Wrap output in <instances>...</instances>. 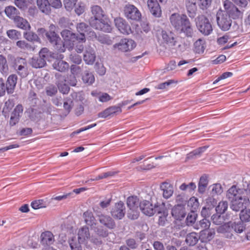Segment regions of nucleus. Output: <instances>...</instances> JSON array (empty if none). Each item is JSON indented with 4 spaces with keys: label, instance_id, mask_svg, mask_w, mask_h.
Masks as SVG:
<instances>
[{
    "label": "nucleus",
    "instance_id": "obj_1",
    "mask_svg": "<svg viewBox=\"0 0 250 250\" xmlns=\"http://www.w3.org/2000/svg\"><path fill=\"white\" fill-rule=\"evenodd\" d=\"M91 12L93 17L89 20L90 26L95 29L104 32H110L112 30L111 23L108 19L104 18L102 8L98 5L91 7Z\"/></svg>",
    "mask_w": 250,
    "mask_h": 250
},
{
    "label": "nucleus",
    "instance_id": "obj_2",
    "mask_svg": "<svg viewBox=\"0 0 250 250\" xmlns=\"http://www.w3.org/2000/svg\"><path fill=\"white\" fill-rule=\"evenodd\" d=\"M227 197L230 202V208L235 211H239L244 204L248 203V199L244 198L243 189L238 188L236 186H232L228 189Z\"/></svg>",
    "mask_w": 250,
    "mask_h": 250
},
{
    "label": "nucleus",
    "instance_id": "obj_3",
    "mask_svg": "<svg viewBox=\"0 0 250 250\" xmlns=\"http://www.w3.org/2000/svg\"><path fill=\"white\" fill-rule=\"evenodd\" d=\"M170 21L172 25L176 30L184 33L187 37H192L193 30L189 21L186 15L172 14L170 17Z\"/></svg>",
    "mask_w": 250,
    "mask_h": 250
},
{
    "label": "nucleus",
    "instance_id": "obj_4",
    "mask_svg": "<svg viewBox=\"0 0 250 250\" xmlns=\"http://www.w3.org/2000/svg\"><path fill=\"white\" fill-rule=\"evenodd\" d=\"M196 24L199 31L205 36L209 35L212 32L211 24L205 16H198L196 21Z\"/></svg>",
    "mask_w": 250,
    "mask_h": 250
},
{
    "label": "nucleus",
    "instance_id": "obj_5",
    "mask_svg": "<svg viewBox=\"0 0 250 250\" xmlns=\"http://www.w3.org/2000/svg\"><path fill=\"white\" fill-rule=\"evenodd\" d=\"M140 203L139 200L136 196H130L127 198V205L130 209L128 213L129 218L133 220L138 218L139 216L138 209Z\"/></svg>",
    "mask_w": 250,
    "mask_h": 250
},
{
    "label": "nucleus",
    "instance_id": "obj_6",
    "mask_svg": "<svg viewBox=\"0 0 250 250\" xmlns=\"http://www.w3.org/2000/svg\"><path fill=\"white\" fill-rule=\"evenodd\" d=\"M46 37L55 48L60 52L65 50V44L56 32L46 33Z\"/></svg>",
    "mask_w": 250,
    "mask_h": 250
},
{
    "label": "nucleus",
    "instance_id": "obj_7",
    "mask_svg": "<svg viewBox=\"0 0 250 250\" xmlns=\"http://www.w3.org/2000/svg\"><path fill=\"white\" fill-rule=\"evenodd\" d=\"M125 17L128 20L138 21L141 18V13L134 5L127 4L124 7Z\"/></svg>",
    "mask_w": 250,
    "mask_h": 250
},
{
    "label": "nucleus",
    "instance_id": "obj_8",
    "mask_svg": "<svg viewBox=\"0 0 250 250\" xmlns=\"http://www.w3.org/2000/svg\"><path fill=\"white\" fill-rule=\"evenodd\" d=\"M217 22L219 27L224 31L228 30L231 25V20L225 12L220 11L217 13Z\"/></svg>",
    "mask_w": 250,
    "mask_h": 250
},
{
    "label": "nucleus",
    "instance_id": "obj_9",
    "mask_svg": "<svg viewBox=\"0 0 250 250\" xmlns=\"http://www.w3.org/2000/svg\"><path fill=\"white\" fill-rule=\"evenodd\" d=\"M26 65V61L25 59L17 58L15 59V63L14 65V68L17 73L22 78H25L28 75Z\"/></svg>",
    "mask_w": 250,
    "mask_h": 250
},
{
    "label": "nucleus",
    "instance_id": "obj_10",
    "mask_svg": "<svg viewBox=\"0 0 250 250\" xmlns=\"http://www.w3.org/2000/svg\"><path fill=\"white\" fill-rule=\"evenodd\" d=\"M224 5L226 11L225 13L230 18L235 19L242 17V12L229 1H225Z\"/></svg>",
    "mask_w": 250,
    "mask_h": 250
},
{
    "label": "nucleus",
    "instance_id": "obj_11",
    "mask_svg": "<svg viewBox=\"0 0 250 250\" xmlns=\"http://www.w3.org/2000/svg\"><path fill=\"white\" fill-rule=\"evenodd\" d=\"M136 46V43L134 41L131 39H122L118 43L114 45L115 48H117L119 50L125 52L132 50Z\"/></svg>",
    "mask_w": 250,
    "mask_h": 250
},
{
    "label": "nucleus",
    "instance_id": "obj_12",
    "mask_svg": "<svg viewBox=\"0 0 250 250\" xmlns=\"http://www.w3.org/2000/svg\"><path fill=\"white\" fill-rule=\"evenodd\" d=\"M114 22L116 27L121 33L127 35L132 33L129 25L124 19L122 18H117L115 19Z\"/></svg>",
    "mask_w": 250,
    "mask_h": 250
},
{
    "label": "nucleus",
    "instance_id": "obj_13",
    "mask_svg": "<svg viewBox=\"0 0 250 250\" xmlns=\"http://www.w3.org/2000/svg\"><path fill=\"white\" fill-rule=\"evenodd\" d=\"M111 213L112 216L116 219H122L125 213V207L123 202L120 201L116 203L113 208Z\"/></svg>",
    "mask_w": 250,
    "mask_h": 250
},
{
    "label": "nucleus",
    "instance_id": "obj_14",
    "mask_svg": "<svg viewBox=\"0 0 250 250\" xmlns=\"http://www.w3.org/2000/svg\"><path fill=\"white\" fill-rule=\"evenodd\" d=\"M23 107L21 104H18L11 114L9 124L11 126H14L18 124L23 113Z\"/></svg>",
    "mask_w": 250,
    "mask_h": 250
},
{
    "label": "nucleus",
    "instance_id": "obj_15",
    "mask_svg": "<svg viewBox=\"0 0 250 250\" xmlns=\"http://www.w3.org/2000/svg\"><path fill=\"white\" fill-rule=\"evenodd\" d=\"M140 208L142 212L146 215L152 216L156 211L155 206H153L150 202L144 200L140 203Z\"/></svg>",
    "mask_w": 250,
    "mask_h": 250
},
{
    "label": "nucleus",
    "instance_id": "obj_16",
    "mask_svg": "<svg viewBox=\"0 0 250 250\" xmlns=\"http://www.w3.org/2000/svg\"><path fill=\"white\" fill-rule=\"evenodd\" d=\"M57 79L56 84L60 92L63 94H67L69 91L70 88L66 83V78L60 74H56Z\"/></svg>",
    "mask_w": 250,
    "mask_h": 250
},
{
    "label": "nucleus",
    "instance_id": "obj_17",
    "mask_svg": "<svg viewBox=\"0 0 250 250\" xmlns=\"http://www.w3.org/2000/svg\"><path fill=\"white\" fill-rule=\"evenodd\" d=\"M41 243L44 246H49L54 244L55 238L53 234L50 231L42 232L40 236Z\"/></svg>",
    "mask_w": 250,
    "mask_h": 250
},
{
    "label": "nucleus",
    "instance_id": "obj_18",
    "mask_svg": "<svg viewBox=\"0 0 250 250\" xmlns=\"http://www.w3.org/2000/svg\"><path fill=\"white\" fill-rule=\"evenodd\" d=\"M96 54L94 49L90 46L85 47L83 55V60L89 65L93 64L95 61Z\"/></svg>",
    "mask_w": 250,
    "mask_h": 250
},
{
    "label": "nucleus",
    "instance_id": "obj_19",
    "mask_svg": "<svg viewBox=\"0 0 250 250\" xmlns=\"http://www.w3.org/2000/svg\"><path fill=\"white\" fill-rule=\"evenodd\" d=\"M147 6L150 13L155 17H160L162 14V11L159 4L156 0H148Z\"/></svg>",
    "mask_w": 250,
    "mask_h": 250
},
{
    "label": "nucleus",
    "instance_id": "obj_20",
    "mask_svg": "<svg viewBox=\"0 0 250 250\" xmlns=\"http://www.w3.org/2000/svg\"><path fill=\"white\" fill-rule=\"evenodd\" d=\"M161 35L164 42L167 44L168 46L173 47L176 45V41L173 33L170 31L163 30Z\"/></svg>",
    "mask_w": 250,
    "mask_h": 250
},
{
    "label": "nucleus",
    "instance_id": "obj_21",
    "mask_svg": "<svg viewBox=\"0 0 250 250\" xmlns=\"http://www.w3.org/2000/svg\"><path fill=\"white\" fill-rule=\"evenodd\" d=\"M121 112L122 109L120 106H112L99 113L98 115L99 118H106L116 113H121Z\"/></svg>",
    "mask_w": 250,
    "mask_h": 250
},
{
    "label": "nucleus",
    "instance_id": "obj_22",
    "mask_svg": "<svg viewBox=\"0 0 250 250\" xmlns=\"http://www.w3.org/2000/svg\"><path fill=\"white\" fill-rule=\"evenodd\" d=\"M217 232L221 233L223 236L228 239H232L233 234L230 227V222L225 223L218 227Z\"/></svg>",
    "mask_w": 250,
    "mask_h": 250
},
{
    "label": "nucleus",
    "instance_id": "obj_23",
    "mask_svg": "<svg viewBox=\"0 0 250 250\" xmlns=\"http://www.w3.org/2000/svg\"><path fill=\"white\" fill-rule=\"evenodd\" d=\"M171 214L175 219L182 220L186 216L184 207L181 205L174 206L172 209Z\"/></svg>",
    "mask_w": 250,
    "mask_h": 250
},
{
    "label": "nucleus",
    "instance_id": "obj_24",
    "mask_svg": "<svg viewBox=\"0 0 250 250\" xmlns=\"http://www.w3.org/2000/svg\"><path fill=\"white\" fill-rule=\"evenodd\" d=\"M77 31L80 33L79 35H77V40L82 42L85 41L84 33L88 31V26L84 22L78 23L76 26Z\"/></svg>",
    "mask_w": 250,
    "mask_h": 250
},
{
    "label": "nucleus",
    "instance_id": "obj_25",
    "mask_svg": "<svg viewBox=\"0 0 250 250\" xmlns=\"http://www.w3.org/2000/svg\"><path fill=\"white\" fill-rule=\"evenodd\" d=\"M17 79V76L15 74H12L8 77L6 82V91L8 94H12L14 92Z\"/></svg>",
    "mask_w": 250,
    "mask_h": 250
},
{
    "label": "nucleus",
    "instance_id": "obj_26",
    "mask_svg": "<svg viewBox=\"0 0 250 250\" xmlns=\"http://www.w3.org/2000/svg\"><path fill=\"white\" fill-rule=\"evenodd\" d=\"M160 188L163 191V196L165 199L169 198L173 194V187L169 183H163Z\"/></svg>",
    "mask_w": 250,
    "mask_h": 250
},
{
    "label": "nucleus",
    "instance_id": "obj_27",
    "mask_svg": "<svg viewBox=\"0 0 250 250\" xmlns=\"http://www.w3.org/2000/svg\"><path fill=\"white\" fill-rule=\"evenodd\" d=\"M97 216L100 222L107 228L112 229L115 227V222L110 216L102 214Z\"/></svg>",
    "mask_w": 250,
    "mask_h": 250
},
{
    "label": "nucleus",
    "instance_id": "obj_28",
    "mask_svg": "<svg viewBox=\"0 0 250 250\" xmlns=\"http://www.w3.org/2000/svg\"><path fill=\"white\" fill-rule=\"evenodd\" d=\"M14 22L17 27L24 30H30L31 26L28 21L23 18L18 16L14 19Z\"/></svg>",
    "mask_w": 250,
    "mask_h": 250
},
{
    "label": "nucleus",
    "instance_id": "obj_29",
    "mask_svg": "<svg viewBox=\"0 0 250 250\" xmlns=\"http://www.w3.org/2000/svg\"><path fill=\"white\" fill-rule=\"evenodd\" d=\"M37 3L42 12L46 15L50 13L51 9L50 2L48 0H37Z\"/></svg>",
    "mask_w": 250,
    "mask_h": 250
},
{
    "label": "nucleus",
    "instance_id": "obj_30",
    "mask_svg": "<svg viewBox=\"0 0 250 250\" xmlns=\"http://www.w3.org/2000/svg\"><path fill=\"white\" fill-rule=\"evenodd\" d=\"M215 232L213 229L203 230L201 231L200 238L203 242H208L212 240Z\"/></svg>",
    "mask_w": 250,
    "mask_h": 250
},
{
    "label": "nucleus",
    "instance_id": "obj_31",
    "mask_svg": "<svg viewBox=\"0 0 250 250\" xmlns=\"http://www.w3.org/2000/svg\"><path fill=\"white\" fill-rule=\"evenodd\" d=\"M78 238L82 243L90 239L89 229L86 227H83L79 230Z\"/></svg>",
    "mask_w": 250,
    "mask_h": 250
},
{
    "label": "nucleus",
    "instance_id": "obj_32",
    "mask_svg": "<svg viewBox=\"0 0 250 250\" xmlns=\"http://www.w3.org/2000/svg\"><path fill=\"white\" fill-rule=\"evenodd\" d=\"M205 48L206 42L204 39H199L194 43L193 50L196 53H203Z\"/></svg>",
    "mask_w": 250,
    "mask_h": 250
},
{
    "label": "nucleus",
    "instance_id": "obj_33",
    "mask_svg": "<svg viewBox=\"0 0 250 250\" xmlns=\"http://www.w3.org/2000/svg\"><path fill=\"white\" fill-rule=\"evenodd\" d=\"M53 68L60 72H64L69 67L68 63L62 60H56L53 64Z\"/></svg>",
    "mask_w": 250,
    "mask_h": 250
},
{
    "label": "nucleus",
    "instance_id": "obj_34",
    "mask_svg": "<svg viewBox=\"0 0 250 250\" xmlns=\"http://www.w3.org/2000/svg\"><path fill=\"white\" fill-rule=\"evenodd\" d=\"M200 239L198 234L196 232H191L187 234L186 242L189 246H194Z\"/></svg>",
    "mask_w": 250,
    "mask_h": 250
},
{
    "label": "nucleus",
    "instance_id": "obj_35",
    "mask_svg": "<svg viewBox=\"0 0 250 250\" xmlns=\"http://www.w3.org/2000/svg\"><path fill=\"white\" fill-rule=\"evenodd\" d=\"M82 80L84 83L89 85L95 82V77L92 73L85 71L82 75Z\"/></svg>",
    "mask_w": 250,
    "mask_h": 250
},
{
    "label": "nucleus",
    "instance_id": "obj_36",
    "mask_svg": "<svg viewBox=\"0 0 250 250\" xmlns=\"http://www.w3.org/2000/svg\"><path fill=\"white\" fill-rule=\"evenodd\" d=\"M199 203L198 199L195 197H191L188 202V207L191 212L194 213L198 209Z\"/></svg>",
    "mask_w": 250,
    "mask_h": 250
},
{
    "label": "nucleus",
    "instance_id": "obj_37",
    "mask_svg": "<svg viewBox=\"0 0 250 250\" xmlns=\"http://www.w3.org/2000/svg\"><path fill=\"white\" fill-rule=\"evenodd\" d=\"M83 217L85 223L91 227L96 225V220L91 212L86 211L83 213Z\"/></svg>",
    "mask_w": 250,
    "mask_h": 250
},
{
    "label": "nucleus",
    "instance_id": "obj_38",
    "mask_svg": "<svg viewBox=\"0 0 250 250\" xmlns=\"http://www.w3.org/2000/svg\"><path fill=\"white\" fill-rule=\"evenodd\" d=\"M61 35L65 42L67 41L74 42L77 40V35L68 30H63L61 32Z\"/></svg>",
    "mask_w": 250,
    "mask_h": 250
},
{
    "label": "nucleus",
    "instance_id": "obj_39",
    "mask_svg": "<svg viewBox=\"0 0 250 250\" xmlns=\"http://www.w3.org/2000/svg\"><path fill=\"white\" fill-rule=\"evenodd\" d=\"M8 65L6 58L2 55H0V72L7 75L8 72Z\"/></svg>",
    "mask_w": 250,
    "mask_h": 250
},
{
    "label": "nucleus",
    "instance_id": "obj_40",
    "mask_svg": "<svg viewBox=\"0 0 250 250\" xmlns=\"http://www.w3.org/2000/svg\"><path fill=\"white\" fill-rule=\"evenodd\" d=\"M210 225V221L205 218L200 220L199 224H194L193 227L196 229H201L206 230L209 228Z\"/></svg>",
    "mask_w": 250,
    "mask_h": 250
},
{
    "label": "nucleus",
    "instance_id": "obj_41",
    "mask_svg": "<svg viewBox=\"0 0 250 250\" xmlns=\"http://www.w3.org/2000/svg\"><path fill=\"white\" fill-rule=\"evenodd\" d=\"M31 64L33 67L38 68L44 66L46 62L44 60L41 59L40 56H39L37 58H33L31 62Z\"/></svg>",
    "mask_w": 250,
    "mask_h": 250
},
{
    "label": "nucleus",
    "instance_id": "obj_42",
    "mask_svg": "<svg viewBox=\"0 0 250 250\" xmlns=\"http://www.w3.org/2000/svg\"><path fill=\"white\" fill-rule=\"evenodd\" d=\"M23 37L31 42H40V39L38 36L33 32H26L23 33Z\"/></svg>",
    "mask_w": 250,
    "mask_h": 250
},
{
    "label": "nucleus",
    "instance_id": "obj_43",
    "mask_svg": "<svg viewBox=\"0 0 250 250\" xmlns=\"http://www.w3.org/2000/svg\"><path fill=\"white\" fill-rule=\"evenodd\" d=\"M82 242L78 239L74 237L69 241V244L71 250H82Z\"/></svg>",
    "mask_w": 250,
    "mask_h": 250
},
{
    "label": "nucleus",
    "instance_id": "obj_44",
    "mask_svg": "<svg viewBox=\"0 0 250 250\" xmlns=\"http://www.w3.org/2000/svg\"><path fill=\"white\" fill-rule=\"evenodd\" d=\"M230 227L231 229V230H234V231L239 233H242L245 228L243 222H242L241 221L237 223L230 222Z\"/></svg>",
    "mask_w": 250,
    "mask_h": 250
},
{
    "label": "nucleus",
    "instance_id": "obj_45",
    "mask_svg": "<svg viewBox=\"0 0 250 250\" xmlns=\"http://www.w3.org/2000/svg\"><path fill=\"white\" fill-rule=\"evenodd\" d=\"M208 181L206 176L201 177L198 183V192L201 194L204 193L208 185Z\"/></svg>",
    "mask_w": 250,
    "mask_h": 250
},
{
    "label": "nucleus",
    "instance_id": "obj_46",
    "mask_svg": "<svg viewBox=\"0 0 250 250\" xmlns=\"http://www.w3.org/2000/svg\"><path fill=\"white\" fill-rule=\"evenodd\" d=\"M17 9L12 6H8L5 8V13L7 17L9 18L13 19V21L14 19L17 18L18 16H17Z\"/></svg>",
    "mask_w": 250,
    "mask_h": 250
},
{
    "label": "nucleus",
    "instance_id": "obj_47",
    "mask_svg": "<svg viewBox=\"0 0 250 250\" xmlns=\"http://www.w3.org/2000/svg\"><path fill=\"white\" fill-rule=\"evenodd\" d=\"M240 219L243 222L250 221V209L245 208L241 210L240 213Z\"/></svg>",
    "mask_w": 250,
    "mask_h": 250
},
{
    "label": "nucleus",
    "instance_id": "obj_48",
    "mask_svg": "<svg viewBox=\"0 0 250 250\" xmlns=\"http://www.w3.org/2000/svg\"><path fill=\"white\" fill-rule=\"evenodd\" d=\"M17 46L23 50H34L33 47L31 44L23 40L19 41L16 42Z\"/></svg>",
    "mask_w": 250,
    "mask_h": 250
},
{
    "label": "nucleus",
    "instance_id": "obj_49",
    "mask_svg": "<svg viewBox=\"0 0 250 250\" xmlns=\"http://www.w3.org/2000/svg\"><path fill=\"white\" fill-rule=\"evenodd\" d=\"M6 33L7 36L13 40H17L21 37V32L15 29L9 30Z\"/></svg>",
    "mask_w": 250,
    "mask_h": 250
},
{
    "label": "nucleus",
    "instance_id": "obj_50",
    "mask_svg": "<svg viewBox=\"0 0 250 250\" xmlns=\"http://www.w3.org/2000/svg\"><path fill=\"white\" fill-rule=\"evenodd\" d=\"M228 203L226 201L220 202L216 207V211L218 214H223L228 208Z\"/></svg>",
    "mask_w": 250,
    "mask_h": 250
},
{
    "label": "nucleus",
    "instance_id": "obj_51",
    "mask_svg": "<svg viewBox=\"0 0 250 250\" xmlns=\"http://www.w3.org/2000/svg\"><path fill=\"white\" fill-rule=\"evenodd\" d=\"M39 56L46 62L51 56V52L49 51L48 48H43L39 52Z\"/></svg>",
    "mask_w": 250,
    "mask_h": 250
},
{
    "label": "nucleus",
    "instance_id": "obj_52",
    "mask_svg": "<svg viewBox=\"0 0 250 250\" xmlns=\"http://www.w3.org/2000/svg\"><path fill=\"white\" fill-rule=\"evenodd\" d=\"M196 188V185L194 183L191 182L188 184H186L185 183L182 184L180 186V189L182 190H188L189 191L194 190Z\"/></svg>",
    "mask_w": 250,
    "mask_h": 250
},
{
    "label": "nucleus",
    "instance_id": "obj_53",
    "mask_svg": "<svg viewBox=\"0 0 250 250\" xmlns=\"http://www.w3.org/2000/svg\"><path fill=\"white\" fill-rule=\"evenodd\" d=\"M78 0H63V3L65 9L67 11H71L76 5Z\"/></svg>",
    "mask_w": 250,
    "mask_h": 250
},
{
    "label": "nucleus",
    "instance_id": "obj_54",
    "mask_svg": "<svg viewBox=\"0 0 250 250\" xmlns=\"http://www.w3.org/2000/svg\"><path fill=\"white\" fill-rule=\"evenodd\" d=\"M176 83L177 82L173 80H169L167 82L159 84L156 86V88L157 89H165L171 84Z\"/></svg>",
    "mask_w": 250,
    "mask_h": 250
},
{
    "label": "nucleus",
    "instance_id": "obj_55",
    "mask_svg": "<svg viewBox=\"0 0 250 250\" xmlns=\"http://www.w3.org/2000/svg\"><path fill=\"white\" fill-rule=\"evenodd\" d=\"M57 88L53 84L49 85L45 88L46 93L49 96L55 95L57 93Z\"/></svg>",
    "mask_w": 250,
    "mask_h": 250
},
{
    "label": "nucleus",
    "instance_id": "obj_56",
    "mask_svg": "<svg viewBox=\"0 0 250 250\" xmlns=\"http://www.w3.org/2000/svg\"><path fill=\"white\" fill-rule=\"evenodd\" d=\"M211 219L213 223L217 225H221L224 223V221L223 217L221 216L220 214V215L213 214L211 217Z\"/></svg>",
    "mask_w": 250,
    "mask_h": 250
},
{
    "label": "nucleus",
    "instance_id": "obj_57",
    "mask_svg": "<svg viewBox=\"0 0 250 250\" xmlns=\"http://www.w3.org/2000/svg\"><path fill=\"white\" fill-rule=\"evenodd\" d=\"M186 6L188 11L194 12L196 9L195 0H186Z\"/></svg>",
    "mask_w": 250,
    "mask_h": 250
},
{
    "label": "nucleus",
    "instance_id": "obj_58",
    "mask_svg": "<svg viewBox=\"0 0 250 250\" xmlns=\"http://www.w3.org/2000/svg\"><path fill=\"white\" fill-rule=\"evenodd\" d=\"M98 99L100 102L105 103L111 100L112 98L106 93H100Z\"/></svg>",
    "mask_w": 250,
    "mask_h": 250
},
{
    "label": "nucleus",
    "instance_id": "obj_59",
    "mask_svg": "<svg viewBox=\"0 0 250 250\" xmlns=\"http://www.w3.org/2000/svg\"><path fill=\"white\" fill-rule=\"evenodd\" d=\"M208 147L207 146H204L194 150L188 154L189 157H192L193 156H197L200 155L201 153L204 152Z\"/></svg>",
    "mask_w": 250,
    "mask_h": 250
},
{
    "label": "nucleus",
    "instance_id": "obj_60",
    "mask_svg": "<svg viewBox=\"0 0 250 250\" xmlns=\"http://www.w3.org/2000/svg\"><path fill=\"white\" fill-rule=\"evenodd\" d=\"M211 191L213 195L220 194L223 191L221 185L220 184H216L213 185Z\"/></svg>",
    "mask_w": 250,
    "mask_h": 250
},
{
    "label": "nucleus",
    "instance_id": "obj_61",
    "mask_svg": "<svg viewBox=\"0 0 250 250\" xmlns=\"http://www.w3.org/2000/svg\"><path fill=\"white\" fill-rule=\"evenodd\" d=\"M73 102L70 99H65L63 103L64 109L69 113L72 109L73 106Z\"/></svg>",
    "mask_w": 250,
    "mask_h": 250
},
{
    "label": "nucleus",
    "instance_id": "obj_62",
    "mask_svg": "<svg viewBox=\"0 0 250 250\" xmlns=\"http://www.w3.org/2000/svg\"><path fill=\"white\" fill-rule=\"evenodd\" d=\"M199 5L202 9L208 8L210 5L212 0H198Z\"/></svg>",
    "mask_w": 250,
    "mask_h": 250
},
{
    "label": "nucleus",
    "instance_id": "obj_63",
    "mask_svg": "<svg viewBox=\"0 0 250 250\" xmlns=\"http://www.w3.org/2000/svg\"><path fill=\"white\" fill-rule=\"evenodd\" d=\"M70 59L75 63L80 64L82 62L81 57L77 54H71L70 55Z\"/></svg>",
    "mask_w": 250,
    "mask_h": 250
},
{
    "label": "nucleus",
    "instance_id": "obj_64",
    "mask_svg": "<svg viewBox=\"0 0 250 250\" xmlns=\"http://www.w3.org/2000/svg\"><path fill=\"white\" fill-rule=\"evenodd\" d=\"M42 202V200H36L31 203V206L35 209H39L43 207Z\"/></svg>",
    "mask_w": 250,
    "mask_h": 250
}]
</instances>
